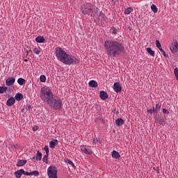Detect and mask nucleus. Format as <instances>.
<instances>
[{"label":"nucleus","instance_id":"nucleus-1","mask_svg":"<svg viewBox=\"0 0 178 178\" xmlns=\"http://www.w3.org/2000/svg\"><path fill=\"white\" fill-rule=\"evenodd\" d=\"M40 98L44 102H47L56 111L62 108V101L56 96H54L52 91L49 88H46L45 87L41 88Z\"/></svg>","mask_w":178,"mask_h":178},{"label":"nucleus","instance_id":"nucleus-2","mask_svg":"<svg viewBox=\"0 0 178 178\" xmlns=\"http://www.w3.org/2000/svg\"><path fill=\"white\" fill-rule=\"evenodd\" d=\"M104 48L108 56L118 58L124 54V46L116 40H107L104 42Z\"/></svg>","mask_w":178,"mask_h":178},{"label":"nucleus","instance_id":"nucleus-3","mask_svg":"<svg viewBox=\"0 0 178 178\" xmlns=\"http://www.w3.org/2000/svg\"><path fill=\"white\" fill-rule=\"evenodd\" d=\"M55 54L57 59L60 62H63L65 65H77L80 63V60L72 55L66 54V51L63 50L60 47L56 48Z\"/></svg>","mask_w":178,"mask_h":178},{"label":"nucleus","instance_id":"nucleus-4","mask_svg":"<svg viewBox=\"0 0 178 178\" xmlns=\"http://www.w3.org/2000/svg\"><path fill=\"white\" fill-rule=\"evenodd\" d=\"M81 12L85 16H91V17H98V8L90 3L83 4Z\"/></svg>","mask_w":178,"mask_h":178},{"label":"nucleus","instance_id":"nucleus-5","mask_svg":"<svg viewBox=\"0 0 178 178\" xmlns=\"http://www.w3.org/2000/svg\"><path fill=\"white\" fill-rule=\"evenodd\" d=\"M49 178H58V168L55 165H50L47 169Z\"/></svg>","mask_w":178,"mask_h":178},{"label":"nucleus","instance_id":"nucleus-6","mask_svg":"<svg viewBox=\"0 0 178 178\" xmlns=\"http://www.w3.org/2000/svg\"><path fill=\"white\" fill-rule=\"evenodd\" d=\"M94 19H98L100 20L101 23H105L108 18L106 16H105V14H104L102 12H99V9L97 8V17H94Z\"/></svg>","mask_w":178,"mask_h":178},{"label":"nucleus","instance_id":"nucleus-7","mask_svg":"<svg viewBox=\"0 0 178 178\" xmlns=\"http://www.w3.org/2000/svg\"><path fill=\"white\" fill-rule=\"evenodd\" d=\"M15 81H16V79L13 77H8L6 80V85L8 86V87L10 86H13V84H15Z\"/></svg>","mask_w":178,"mask_h":178},{"label":"nucleus","instance_id":"nucleus-8","mask_svg":"<svg viewBox=\"0 0 178 178\" xmlns=\"http://www.w3.org/2000/svg\"><path fill=\"white\" fill-rule=\"evenodd\" d=\"M81 149L82 152H84V154H87L88 155H91V154H92V151L87 148V146L86 145L81 146Z\"/></svg>","mask_w":178,"mask_h":178},{"label":"nucleus","instance_id":"nucleus-9","mask_svg":"<svg viewBox=\"0 0 178 178\" xmlns=\"http://www.w3.org/2000/svg\"><path fill=\"white\" fill-rule=\"evenodd\" d=\"M113 89L117 93L120 92L122 91V86H120V83H115L113 85Z\"/></svg>","mask_w":178,"mask_h":178},{"label":"nucleus","instance_id":"nucleus-10","mask_svg":"<svg viewBox=\"0 0 178 178\" xmlns=\"http://www.w3.org/2000/svg\"><path fill=\"white\" fill-rule=\"evenodd\" d=\"M171 52L172 54H176L178 51V43L177 42L174 43V44H172L170 48Z\"/></svg>","mask_w":178,"mask_h":178},{"label":"nucleus","instance_id":"nucleus-11","mask_svg":"<svg viewBox=\"0 0 178 178\" xmlns=\"http://www.w3.org/2000/svg\"><path fill=\"white\" fill-rule=\"evenodd\" d=\"M99 97L102 101H105L106 99H108V93L104 90L100 91Z\"/></svg>","mask_w":178,"mask_h":178},{"label":"nucleus","instance_id":"nucleus-12","mask_svg":"<svg viewBox=\"0 0 178 178\" xmlns=\"http://www.w3.org/2000/svg\"><path fill=\"white\" fill-rule=\"evenodd\" d=\"M15 102H16V99H15V97H10L7 100L6 105L7 106H13Z\"/></svg>","mask_w":178,"mask_h":178},{"label":"nucleus","instance_id":"nucleus-13","mask_svg":"<svg viewBox=\"0 0 178 178\" xmlns=\"http://www.w3.org/2000/svg\"><path fill=\"white\" fill-rule=\"evenodd\" d=\"M24 173V170L20 169L14 172V175L16 178H21L22 175Z\"/></svg>","mask_w":178,"mask_h":178},{"label":"nucleus","instance_id":"nucleus-14","mask_svg":"<svg viewBox=\"0 0 178 178\" xmlns=\"http://www.w3.org/2000/svg\"><path fill=\"white\" fill-rule=\"evenodd\" d=\"M156 123H159V124H161V126H165L166 122H165V120L163 118L157 117L156 118Z\"/></svg>","mask_w":178,"mask_h":178},{"label":"nucleus","instance_id":"nucleus-15","mask_svg":"<svg viewBox=\"0 0 178 178\" xmlns=\"http://www.w3.org/2000/svg\"><path fill=\"white\" fill-rule=\"evenodd\" d=\"M112 158L114 159H120V154L116 150H113L111 153Z\"/></svg>","mask_w":178,"mask_h":178},{"label":"nucleus","instance_id":"nucleus-16","mask_svg":"<svg viewBox=\"0 0 178 178\" xmlns=\"http://www.w3.org/2000/svg\"><path fill=\"white\" fill-rule=\"evenodd\" d=\"M58 145V140L54 139L49 142L50 148H55Z\"/></svg>","mask_w":178,"mask_h":178},{"label":"nucleus","instance_id":"nucleus-17","mask_svg":"<svg viewBox=\"0 0 178 178\" xmlns=\"http://www.w3.org/2000/svg\"><path fill=\"white\" fill-rule=\"evenodd\" d=\"M89 86L92 87V88H97L98 87V83L95 80H92L89 81Z\"/></svg>","mask_w":178,"mask_h":178},{"label":"nucleus","instance_id":"nucleus-18","mask_svg":"<svg viewBox=\"0 0 178 178\" xmlns=\"http://www.w3.org/2000/svg\"><path fill=\"white\" fill-rule=\"evenodd\" d=\"M27 163V160H19L17 161V166L20 168V166H24Z\"/></svg>","mask_w":178,"mask_h":178},{"label":"nucleus","instance_id":"nucleus-19","mask_svg":"<svg viewBox=\"0 0 178 178\" xmlns=\"http://www.w3.org/2000/svg\"><path fill=\"white\" fill-rule=\"evenodd\" d=\"M124 124V120H123V119L122 118H118L116 120H115V124L117 126H122V124Z\"/></svg>","mask_w":178,"mask_h":178},{"label":"nucleus","instance_id":"nucleus-20","mask_svg":"<svg viewBox=\"0 0 178 178\" xmlns=\"http://www.w3.org/2000/svg\"><path fill=\"white\" fill-rule=\"evenodd\" d=\"M35 41L36 42H39L40 44H41L42 42H44V41H45V38H44L43 36H38L35 38Z\"/></svg>","mask_w":178,"mask_h":178},{"label":"nucleus","instance_id":"nucleus-21","mask_svg":"<svg viewBox=\"0 0 178 178\" xmlns=\"http://www.w3.org/2000/svg\"><path fill=\"white\" fill-rule=\"evenodd\" d=\"M147 52L148 53L149 55H150L151 56H155V51H154L153 50H152L151 48L148 47L146 49Z\"/></svg>","mask_w":178,"mask_h":178},{"label":"nucleus","instance_id":"nucleus-22","mask_svg":"<svg viewBox=\"0 0 178 178\" xmlns=\"http://www.w3.org/2000/svg\"><path fill=\"white\" fill-rule=\"evenodd\" d=\"M35 159L36 161H41L42 159V154L40 151L37 152Z\"/></svg>","mask_w":178,"mask_h":178},{"label":"nucleus","instance_id":"nucleus-23","mask_svg":"<svg viewBox=\"0 0 178 178\" xmlns=\"http://www.w3.org/2000/svg\"><path fill=\"white\" fill-rule=\"evenodd\" d=\"M16 101H22L23 99V95L22 93H17L15 95Z\"/></svg>","mask_w":178,"mask_h":178},{"label":"nucleus","instance_id":"nucleus-24","mask_svg":"<svg viewBox=\"0 0 178 178\" xmlns=\"http://www.w3.org/2000/svg\"><path fill=\"white\" fill-rule=\"evenodd\" d=\"M133 12V8L132 7H129L124 10V14L125 15H130Z\"/></svg>","mask_w":178,"mask_h":178},{"label":"nucleus","instance_id":"nucleus-25","mask_svg":"<svg viewBox=\"0 0 178 178\" xmlns=\"http://www.w3.org/2000/svg\"><path fill=\"white\" fill-rule=\"evenodd\" d=\"M17 83H18V84H19V86H23V84H24V83H26V79H24L23 78H19L17 80Z\"/></svg>","mask_w":178,"mask_h":178},{"label":"nucleus","instance_id":"nucleus-26","mask_svg":"<svg viewBox=\"0 0 178 178\" xmlns=\"http://www.w3.org/2000/svg\"><path fill=\"white\" fill-rule=\"evenodd\" d=\"M65 163H69V165H72V168H76V167L74 166V163H73V161H70V159H65Z\"/></svg>","mask_w":178,"mask_h":178},{"label":"nucleus","instance_id":"nucleus-27","mask_svg":"<svg viewBox=\"0 0 178 178\" xmlns=\"http://www.w3.org/2000/svg\"><path fill=\"white\" fill-rule=\"evenodd\" d=\"M151 10L154 13H156L158 12V8H156V6L155 4H152L151 6Z\"/></svg>","mask_w":178,"mask_h":178},{"label":"nucleus","instance_id":"nucleus-28","mask_svg":"<svg viewBox=\"0 0 178 178\" xmlns=\"http://www.w3.org/2000/svg\"><path fill=\"white\" fill-rule=\"evenodd\" d=\"M30 175L31 176H35V177L40 176V172L37 170H34L33 172H31Z\"/></svg>","mask_w":178,"mask_h":178},{"label":"nucleus","instance_id":"nucleus-29","mask_svg":"<svg viewBox=\"0 0 178 178\" xmlns=\"http://www.w3.org/2000/svg\"><path fill=\"white\" fill-rule=\"evenodd\" d=\"M40 80L41 83H45V81H47V77L45 76V75H41L40 77Z\"/></svg>","mask_w":178,"mask_h":178},{"label":"nucleus","instance_id":"nucleus-30","mask_svg":"<svg viewBox=\"0 0 178 178\" xmlns=\"http://www.w3.org/2000/svg\"><path fill=\"white\" fill-rule=\"evenodd\" d=\"M48 156H49V154H46L42 158V161L45 163H48Z\"/></svg>","mask_w":178,"mask_h":178},{"label":"nucleus","instance_id":"nucleus-31","mask_svg":"<svg viewBox=\"0 0 178 178\" xmlns=\"http://www.w3.org/2000/svg\"><path fill=\"white\" fill-rule=\"evenodd\" d=\"M154 111L156 112V113H158L159 111H161V105H159V104H157L156 105V108H154Z\"/></svg>","mask_w":178,"mask_h":178},{"label":"nucleus","instance_id":"nucleus-32","mask_svg":"<svg viewBox=\"0 0 178 178\" xmlns=\"http://www.w3.org/2000/svg\"><path fill=\"white\" fill-rule=\"evenodd\" d=\"M156 45L159 49H162V45L161 44V42H159V40H156Z\"/></svg>","mask_w":178,"mask_h":178},{"label":"nucleus","instance_id":"nucleus-33","mask_svg":"<svg viewBox=\"0 0 178 178\" xmlns=\"http://www.w3.org/2000/svg\"><path fill=\"white\" fill-rule=\"evenodd\" d=\"M33 52L34 54H35L36 55H40V52H41V51H40V48H35L33 49Z\"/></svg>","mask_w":178,"mask_h":178},{"label":"nucleus","instance_id":"nucleus-34","mask_svg":"<svg viewBox=\"0 0 178 178\" xmlns=\"http://www.w3.org/2000/svg\"><path fill=\"white\" fill-rule=\"evenodd\" d=\"M10 147L12 149H17L19 145H10Z\"/></svg>","mask_w":178,"mask_h":178},{"label":"nucleus","instance_id":"nucleus-35","mask_svg":"<svg viewBox=\"0 0 178 178\" xmlns=\"http://www.w3.org/2000/svg\"><path fill=\"white\" fill-rule=\"evenodd\" d=\"M44 149L46 152V154H49V147L47 145L44 146Z\"/></svg>","mask_w":178,"mask_h":178},{"label":"nucleus","instance_id":"nucleus-36","mask_svg":"<svg viewBox=\"0 0 178 178\" xmlns=\"http://www.w3.org/2000/svg\"><path fill=\"white\" fill-rule=\"evenodd\" d=\"M159 51H161V52H162V54L165 58H168V54H166V52H165V51H163L162 48L160 49Z\"/></svg>","mask_w":178,"mask_h":178},{"label":"nucleus","instance_id":"nucleus-37","mask_svg":"<svg viewBox=\"0 0 178 178\" xmlns=\"http://www.w3.org/2000/svg\"><path fill=\"white\" fill-rule=\"evenodd\" d=\"M148 113L152 114L154 112H155V108H154L153 109H149L147 111Z\"/></svg>","mask_w":178,"mask_h":178},{"label":"nucleus","instance_id":"nucleus-38","mask_svg":"<svg viewBox=\"0 0 178 178\" xmlns=\"http://www.w3.org/2000/svg\"><path fill=\"white\" fill-rule=\"evenodd\" d=\"M22 175H24L25 176H31L30 172H26L24 170V172H22Z\"/></svg>","mask_w":178,"mask_h":178},{"label":"nucleus","instance_id":"nucleus-39","mask_svg":"<svg viewBox=\"0 0 178 178\" xmlns=\"http://www.w3.org/2000/svg\"><path fill=\"white\" fill-rule=\"evenodd\" d=\"M3 92H5V91L3 90V87L0 86V94H3Z\"/></svg>","mask_w":178,"mask_h":178},{"label":"nucleus","instance_id":"nucleus-40","mask_svg":"<svg viewBox=\"0 0 178 178\" xmlns=\"http://www.w3.org/2000/svg\"><path fill=\"white\" fill-rule=\"evenodd\" d=\"M163 113H167L169 114V111L166 108H163Z\"/></svg>","mask_w":178,"mask_h":178},{"label":"nucleus","instance_id":"nucleus-41","mask_svg":"<svg viewBox=\"0 0 178 178\" xmlns=\"http://www.w3.org/2000/svg\"><path fill=\"white\" fill-rule=\"evenodd\" d=\"M33 131H37V130H38V127H33Z\"/></svg>","mask_w":178,"mask_h":178},{"label":"nucleus","instance_id":"nucleus-42","mask_svg":"<svg viewBox=\"0 0 178 178\" xmlns=\"http://www.w3.org/2000/svg\"><path fill=\"white\" fill-rule=\"evenodd\" d=\"M92 143H93V144H97V143H98V139L97 138L93 139Z\"/></svg>","mask_w":178,"mask_h":178},{"label":"nucleus","instance_id":"nucleus-43","mask_svg":"<svg viewBox=\"0 0 178 178\" xmlns=\"http://www.w3.org/2000/svg\"><path fill=\"white\" fill-rule=\"evenodd\" d=\"M3 90L4 91V92H6V91H8V87H3Z\"/></svg>","mask_w":178,"mask_h":178},{"label":"nucleus","instance_id":"nucleus-44","mask_svg":"<svg viewBox=\"0 0 178 178\" xmlns=\"http://www.w3.org/2000/svg\"><path fill=\"white\" fill-rule=\"evenodd\" d=\"M118 32L116 31V29H115L113 31V34H116Z\"/></svg>","mask_w":178,"mask_h":178},{"label":"nucleus","instance_id":"nucleus-45","mask_svg":"<svg viewBox=\"0 0 178 178\" xmlns=\"http://www.w3.org/2000/svg\"><path fill=\"white\" fill-rule=\"evenodd\" d=\"M25 55H26V56L27 57V56H29V51H26V52H25Z\"/></svg>","mask_w":178,"mask_h":178},{"label":"nucleus","instance_id":"nucleus-46","mask_svg":"<svg viewBox=\"0 0 178 178\" xmlns=\"http://www.w3.org/2000/svg\"><path fill=\"white\" fill-rule=\"evenodd\" d=\"M28 109H31V106H28Z\"/></svg>","mask_w":178,"mask_h":178},{"label":"nucleus","instance_id":"nucleus-47","mask_svg":"<svg viewBox=\"0 0 178 178\" xmlns=\"http://www.w3.org/2000/svg\"><path fill=\"white\" fill-rule=\"evenodd\" d=\"M22 112H24V108L22 109Z\"/></svg>","mask_w":178,"mask_h":178},{"label":"nucleus","instance_id":"nucleus-48","mask_svg":"<svg viewBox=\"0 0 178 178\" xmlns=\"http://www.w3.org/2000/svg\"><path fill=\"white\" fill-rule=\"evenodd\" d=\"M24 62H27V59H25V60H24Z\"/></svg>","mask_w":178,"mask_h":178},{"label":"nucleus","instance_id":"nucleus-49","mask_svg":"<svg viewBox=\"0 0 178 178\" xmlns=\"http://www.w3.org/2000/svg\"><path fill=\"white\" fill-rule=\"evenodd\" d=\"M33 159H35V156H33Z\"/></svg>","mask_w":178,"mask_h":178},{"label":"nucleus","instance_id":"nucleus-50","mask_svg":"<svg viewBox=\"0 0 178 178\" xmlns=\"http://www.w3.org/2000/svg\"><path fill=\"white\" fill-rule=\"evenodd\" d=\"M157 169H159V167H156Z\"/></svg>","mask_w":178,"mask_h":178},{"label":"nucleus","instance_id":"nucleus-51","mask_svg":"<svg viewBox=\"0 0 178 178\" xmlns=\"http://www.w3.org/2000/svg\"><path fill=\"white\" fill-rule=\"evenodd\" d=\"M157 173H159V170L157 171Z\"/></svg>","mask_w":178,"mask_h":178}]
</instances>
